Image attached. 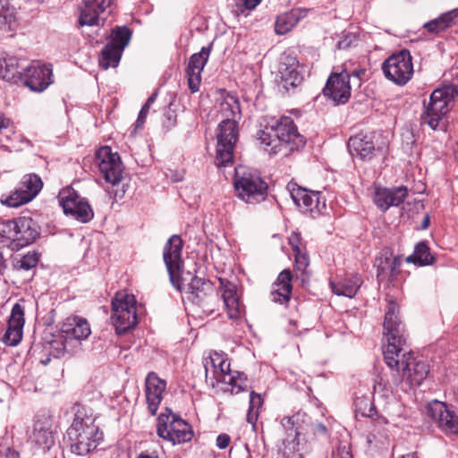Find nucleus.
<instances>
[{
    "mask_svg": "<svg viewBox=\"0 0 458 458\" xmlns=\"http://www.w3.org/2000/svg\"><path fill=\"white\" fill-rule=\"evenodd\" d=\"M384 335L387 344L385 347L384 360L392 370V380L395 386L405 383L409 387L420 386L429 373V366L422 360L413 357L407 351L404 327L398 317V307L389 302L384 320Z\"/></svg>",
    "mask_w": 458,
    "mask_h": 458,
    "instance_id": "obj_1",
    "label": "nucleus"
},
{
    "mask_svg": "<svg viewBox=\"0 0 458 458\" xmlns=\"http://www.w3.org/2000/svg\"><path fill=\"white\" fill-rule=\"evenodd\" d=\"M221 118L216 133V165L227 166L233 163V151L239 138L238 122L242 118L239 98L224 90L219 102L218 114Z\"/></svg>",
    "mask_w": 458,
    "mask_h": 458,
    "instance_id": "obj_2",
    "label": "nucleus"
},
{
    "mask_svg": "<svg viewBox=\"0 0 458 458\" xmlns=\"http://www.w3.org/2000/svg\"><path fill=\"white\" fill-rule=\"evenodd\" d=\"M72 453L84 456L95 450L103 438V433L95 424L91 416H81L80 411L75 414L72 425L67 429Z\"/></svg>",
    "mask_w": 458,
    "mask_h": 458,
    "instance_id": "obj_3",
    "label": "nucleus"
},
{
    "mask_svg": "<svg viewBox=\"0 0 458 458\" xmlns=\"http://www.w3.org/2000/svg\"><path fill=\"white\" fill-rule=\"evenodd\" d=\"M236 196L247 204L256 205L264 201L268 194V185L259 173L246 168H237L234 176Z\"/></svg>",
    "mask_w": 458,
    "mask_h": 458,
    "instance_id": "obj_4",
    "label": "nucleus"
},
{
    "mask_svg": "<svg viewBox=\"0 0 458 458\" xmlns=\"http://www.w3.org/2000/svg\"><path fill=\"white\" fill-rule=\"evenodd\" d=\"M111 321L118 335L134 328L139 321L137 301L133 294L124 291L117 292L112 299Z\"/></svg>",
    "mask_w": 458,
    "mask_h": 458,
    "instance_id": "obj_5",
    "label": "nucleus"
},
{
    "mask_svg": "<svg viewBox=\"0 0 458 458\" xmlns=\"http://www.w3.org/2000/svg\"><path fill=\"white\" fill-rule=\"evenodd\" d=\"M187 299L203 313L212 314L218 306L219 294L210 280L193 276L188 285Z\"/></svg>",
    "mask_w": 458,
    "mask_h": 458,
    "instance_id": "obj_6",
    "label": "nucleus"
},
{
    "mask_svg": "<svg viewBox=\"0 0 458 458\" xmlns=\"http://www.w3.org/2000/svg\"><path fill=\"white\" fill-rule=\"evenodd\" d=\"M281 423L286 430L295 433V437L302 435L307 440L327 439L329 437L328 428L304 411H298L292 417H285Z\"/></svg>",
    "mask_w": 458,
    "mask_h": 458,
    "instance_id": "obj_7",
    "label": "nucleus"
},
{
    "mask_svg": "<svg viewBox=\"0 0 458 458\" xmlns=\"http://www.w3.org/2000/svg\"><path fill=\"white\" fill-rule=\"evenodd\" d=\"M166 411L169 413H161L157 418V436L174 445L190 441L193 437L191 426L168 408Z\"/></svg>",
    "mask_w": 458,
    "mask_h": 458,
    "instance_id": "obj_8",
    "label": "nucleus"
},
{
    "mask_svg": "<svg viewBox=\"0 0 458 458\" xmlns=\"http://www.w3.org/2000/svg\"><path fill=\"white\" fill-rule=\"evenodd\" d=\"M457 90L451 87L435 89L425 105V110L421 114V121L432 130H437L440 121L448 112V104L454 98Z\"/></svg>",
    "mask_w": 458,
    "mask_h": 458,
    "instance_id": "obj_9",
    "label": "nucleus"
},
{
    "mask_svg": "<svg viewBox=\"0 0 458 458\" xmlns=\"http://www.w3.org/2000/svg\"><path fill=\"white\" fill-rule=\"evenodd\" d=\"M386 78L396 85H405L413 75L412 57L406 49L391 55L382 64Z\"/></svg>",
    "mask_w": 458,
    "mask_h": 458,
    "instance_id": "obj_10",
    "label": "nucleus"
},
{
    "mask_svg": "<svg viewBox=\"0 0 458 458\" xmlns=\"http://www.w3.org/2000/svg\"><path fill=\"white\" fill-rule=\"evenodd\" d=\"M350 74L348 65L344 64L339 71L330 73L323 89V95L335 106L346 104L351 98Z\"/></svg>",
    "mask_w": 458,
    "mask_h": 458,
    "instance_id": "obj_11",
    "label": "nucleus"
},
{
    "mask_svg": "<svg viewBox=\"0 0 458 458\" xmlns=\"http://www.w3.org/2000/svg\"><path fill=\"white\" fill-rule=\"evenodd\" d=\"M183 242L178 234L172 235L163 249V259L165 264L170 281L178 290H181V271L183 267L182 259Z\"/></svg>",
    "mask_w": 458,
    "mask_h": 458,
    "instance_id": "obj_12",
    "label": "nucleus"
},
{
    "mask_svg": "<svg viewBox=\"0 0 458 458\" xmlns=\"http://www.w3.org/2000/svg\"><path fill=\"white\" fill-rule=\"evenodd\" d=\"M58 198L64 214L72 216L81 223H88L93 218L94 212L88 200L72 188L63 189Z\"/></svg>",
    "mask_w": 458,
    "mask_h": 458,
    "instance_id": "obj_13",
    "label": "nucleus"
},
{
    "mask_svg": "<svg viewBox=\"0 0 458 458\" xmlns=\"http://www.w3.org/2000/svg\"><path fill=\"white\" fill-rule=\"evenodd\" d=\"M270 131H273L275 137L278 139L282 151L299 150L306 144L304 136L298 131L293 120L289 116L281 117L276 125L270 127Z\"/></svg>",
    "mask_w": 458,
    "mask_h": 458,
    "instance_id": "obj_14",
    "label": "nucleus"
},
{
    "mask_svg": "<svg viewBox=\"0 0 458 458\" xmlns=\"http://www.w3.org/2000/svg\"><path fill=\"white\" fill-rule=\"evenodd\" d=\"M96 164L106 182L116 185L122 181L123 166L121 157L109 146H103L97 150Z\"/></svg>",
    "mask_w": 458,
    "mask_h": 458,
    "instance_id": "obj_15",
    "label": "nucleus"
},
{
    "mask_svg": "<svg viewBox=\"0 0 458 458\" xmlns=\"http://www.w3.org/2000/svg\"><path fill=\"white\" fill-rule=\"evenodd\" d=\"M427 416L446 436L458 437V415L444 402L433 400L426 406Z\"/></svg>",
    "mask_w": 458,
    "mask_h": 458,
    "instance_id": "obj_16",
    "label": "nucleus"
},
{
    "mask_svg": "<svg viewBox=\"0 0 458 458\" xmlns=\"http://www.w3.org/2000/svg\"><path fill=\"white\" fill-rule=\"evenodd\" d=\"M52 77V65L40 62H32L17 74V78H20L23 84L34 92L44 91L53 82Z\"/></svg>",
    "mask_w": 458,
    "mask_h": 458,
    "instance_id": "obj_17",
    "label": "nucleus"
},
{
    "mask_svg": "<svg viewBox=\"0 0 458 458\" xmlns=\"http://www.w3.org/2000/svg\"><path fill=\"white\" fill-rule=\"evenodd\" d=\"M287 189L295 205L303 212H310L314 216L322 214L327 209L326 199L319 191H308L294 182L288 183Z\"/></svg>",
    "mask_w": 458,
    "mask_h": 458,
    "instance_id": "obj_18",
    "label": "nucleus"
},
{
    "mask_svg": "<svg viewBox=\"0 0 458 458\" xmlns=\"http://www.w3.org/2000/svg\"><path fill=\"white\" fill-rule=\"evenodd\" d=\"M375 138L376 133L374 131H361L352 136L348 140L350 154L364 162L372 160L381 151V148L376 146Z\"/></svg>",
    "mask_w": 458,
    "mask_h": 458,
    "instance_id": "obj_19",
    "label": "nucleus"
},
{
    "mask_svg": "<svg viewBox=\"0 0 458 458\" xmlns=\"http://www.w3.org/2000/svg\"><path fill=\"white\" fill-rule=\"evenodd\" d=\"M211 50L212 43L208 47H203L199 53L193 54L189 59L185 73L188 87L191 93H196L199 90L201 84V72L208 63Z\"/></svg>",
    "mask_w": 458,
    "mask_h": 458,
    "instance_id": "obj_20",
    "label": "nucleus"
},
{
    "mask_svg": "<svg viewBox=\"0 0 458 458\" xmlns=\"http://www.w3.org/2000/svg\"><path fill=\"white\" fill-rule=\"evenodd\" d=\"M278 85L286 91L294 89L303 81V75L299 70V61L291 55H284L278 70Z\"/></svg>",
    "mask_w": 458,
    "mask_h": 458,
    "instance_id": "obj_21",
    "label": "nucleus"
},
{
    "mask_svg": "<svg viewBox=\"0 0 458 458\" xmlns=\"http://www.w3.org/2000/svg\"><path fill=\"white\" fill-rule=\"evenodd\" d=\"M25 308L20 302L15 303L11 310L7 329L3 341L6 345L16 346L22 339L25 323Z\"/></svg>",
    "mask_w": 458,
    "mask_h": 458,
    "instance_id": "obj_22",
    "label": "nucleus"
},
{
    "mask_svg": "<svg viewBox=\"0 0 458 458\" xmlns=\"http://www.w3.org/2000/svg\"><path fill=\"white\" fill-rule=\"evenodd\" d=\"M166 387V382L155 373L149 372L146 377L145 393L148 410L154 416L163 400V394Z\"/></svg>",
    "mask_w": 458,
    "mask_h": 458,
    "instance_id": "obj_23",
    "label": "nucleus"
},
{
    "mask_svg": "<svg viewBox=\"0 0 458 458\" xmlns=\"http://www.w3.org/2000/svg\"><path fill=\"white\" fill-rule=\"evenodd\" d=\"M111 3L112 0H84L79 18L80 25H98L101 20L104 23L106 19L101 18V14L111 5Z\"/></svg>",
    "mask_w": 458,
    "mask_h": 458,
    "instance_id": "obj_24",
    "label": "nucleus"
},
{
    "mask_svg": "<svg viewBox=\"0 0 458 458\" xmlns=\"http://www.w3.org/2000/svg\"><path fill=\"white\" fill-rule=\"evenodd\" d=\"M223 289L221 298L227 311L228 318L233 320L239 319L244 312V306L237 294V287L233 283L220 279Z\"/></svg>",
    "mask_w": 458,
    "mask_h": 458,
    "instance_id": "obj_25",
    "label": "nucleus"
},
{
    "mask_svg": "<svg viewBox=\"0 0 458 458\" xmlns=\"http://www.w3.org/2000/svg\"><path fill=\"white\" fill-rule=\"evenodd\" d=\"M17 235L14 243L17 247H24L34 242L40 235V228L31 217L19 216L16 218Z\"/></svg>",
    "mask_w": 458,
    "mask_h": 458,
    "instance_id": "obj_26",
    "label": "nucleus"
},
{
    "mask_svg": "<svg viewBox=\"0 0 458 458\" xmlns=\"http://www.w3.org/2000/svg\"><path fill=\"white\" fill-rule=\"evenodd\" d=\"M408 195L404 186L395 188H378L375 191L374 202L382 211H386L392 206H399Z\"/></svg>",
    "mask_w": 458,
    "mask_h": 458,
    "instance_id": "obj_27",
    "label": "nucleus"
},
{
    "mask_svg": "<svg viewBox=\"0 0 458 458\" xmlns=\"http://www.w3.org/2000/svg\"><path fill=\"white\" fill-rule=\"evenodd\" d=\"M91 330L88 321L81 317H68L62 325L61 334L65 340H83L89 337Z\"/></svg>",
    "mask_w": 458,
    "mask_h": 458,
    "instance_id": "obj_28",
    "label": "nucleus"
},
{
    "mask_svg": "<svg viewBox=\"0 0 458 458\" xmlns=\"http://www.w3.org/2000/svg\"><path fill=\"white\" fill-rule=\"evenodd\" d=\"M293 275L290 269H284L277 276L273 284V291L271 292V300L280 304H287L291 300L293 291Z\"/></svg>",
    "mask_w": 458,
    "mask_h": 458,
    "instance_id": "obj_29",
    "label": "nucleus"
},
{
    "mask_svg": "<svg viewBox=\"0 0 458 458\" xmlns=\"http://www.w3.org/2000/svg\"><path fill=\"white\" fill-rule=\"evenodd\" d=\"M30 439L38 446L45 450L50 449L55 440L49 420L45 418L44 420H38L35 422Z\"/></svg>",
    "mask_w": 458,
    "mask_h": 458,
    "instance_id": "obj_30",
    "label": "nucleus"
},
{
    "mask_svg": "<svg viewBox=\"0 0 458 458\" xmlns=\"http://www.w3.org/2000/svg\"><path fill=\"white\" fill-rule=\"evenodd\" d=\"M362 284V279L358 274L347 275L340 282L330 281L332 292L338 296L352 298Z\"/></svg>",
    "mask_w": 458,
    "mask_h": 458,
    "instance_id": "obj_31",
    "label": "nucleus"
},
{
    "mask_svg": "<svg viewBox=\"0 0 458 458\" xmlns=\"http://www.w3.org/2000/svg\"><path fill=\"white\" fill-rule=\"evenodd\" d=\"M458 19V8L440 14L437 18L424 24V28L429 32L437 34L452 27Z\"/></svg>",
    "mask_w": 458,
    "mask_h": 458,
    "instance_id": "obj_32",
    "label": "nucleus"
},
{
    "mask_svg": "<svg viewBox=\"0 0 458 458\" xmlns=\"http://www.w3.org/2000/svg\"><path fill=\"white\" fill-rule=\"evenodd\" d=\"M18 187L24 193V199L31 201L41 191L43 182L41 178L36 174H28L22 176Z\"/></svg>",
    "mask_w": 458,
    "mask_h": 458,
    "instance_id": "obj_33",
    "label": "nucleus"
},
{
    "mask_svg": "<svg viewBox=\"0 0 458 458\" xmlns=\"http://www.w3.org/2000/svg\"><path fill=\"white\" fill-rule=\"evenodd\" d=\"M123 52L114 44L107 43L101 50L98 59L99 66L104 70H107L109 67H117Z\"/></svg>",
    "mask_w": 458,
    "mask_h": 458,
    "instance_id": "obj_34",
    "label": "nucleus"
},
{
    "mask_svg": "<svg viewBox=\"0 0 458 458\" xmlns=\"http://www.w3.org/2000/svg\"><path fill=\"white\" fill-rule=\"evenodd\" d=\"M407 261L419 266H427L433 264L435 258L430 253L428 244L425 242H420L416 244L413 254L407 258Z\"/></svg>",
    "mask_w": 458,
    "mask_h": 458,
    "instance_id": "obj_35",
    "label": "nucleus"
},
{
    "mask_svg": "<svg viewBox=\"0 0 458 458\" xmlns=\"http://www.w3.org/2000/svg\"><path fill=\"white\" fill-rule=\"evenodd\" d=\"M19 61L14 56L0 55V78L11 81L17 78Z\"/></svg>",
    "mask_w": 458,
    "mask_h": 458,
    "instance_id": "obj_36",
    "label": "nucleus"
},
{
    "mask_svg": "<svg viewBox=\"0 0 458 458\" xmlns=\"http://www.w3.org/2000/svg\"><path fill=\"white\" fill-rule=\"evenodd\" d=\"M299 14L296 11L279 15L275 22V31L278 35L289 32L299 22Z\"/></svg>",
    "mask_w": 458,
    "mask_h": 458,
    "instance_id": "obj_37",
    "label": "nucleus"
},
{
    "mask_svg": "<svg viewBox=\"0 0 458 458\" xmlns=\"http://www.w3.org/2000/svg\"><path fill=\"white\" fill-rule=\"evenodd\" d=\"M212 363L215 367V374L217 381L227 384L235 382V376L230 369V362L220 357L212 358Z\"/></svg>",
    "mask_w": 458,
    "mask_h": 458,
    "instance_id": "obj_38",
    "label": "nucleus"
},
{
    "mask_svg": "<svg viewBox=\"0 0 458 458\" xmlns=\"http://www.w3.org/2000/svg\"><path fill=\"white\" fill-rule=\"evenodd\" d=\"M257 135L258 140L264 145V150L269 155H276L282 151L278 139L275 137V132L270 131V128L267 127L265 130L259 131Z\"/></svg>",
    "mask_w": 458,
    "mask_h": 458,
    "instance_id": "obj_39",
    "label": "nucleus"
},
{
    "mask_svg": "<svg viewBox=\"0 0 458 458\" xmlns=\"http://www.w3.org/2000/svg\"><path fill=\"white\" fill-rule=\"evenodd\" d=\"M294 258H295V271L296 274V279H300L301 284H304L309 281L310 278V273L307 270L308 267L310 266V257L306 251V250L294 252Z\"/></svg>",
    "mask_w": 458,
    "mask_h": 458,
    "instance_id": "obj_40",
    "label": "nucleus"
},
{
    "mask_svg": "<svg viewBox=\"0 0 458 458\" xmlns=\"http://www.w3.org/2000/svg\"><path fill=\"white\" fill-rule=\"evenodd\" d=\"M131 38V30L126 26H116L112 30L111 39L108 44H114L121 50L129 44Z\"/></svg>",
    "mask_w": 458,
    "mask_h": 458,
    "instance_id": "obj_41",
    "label": "nucleus"
},
{
    "mask_svg": "<svg viewBox=\"0 0 458 458\" xmlns=\"http://www.w3.org/2000/svg\"><path fill=\"white\" fill-rule=\"evenodd\" d=\"M262 405L263 399L261 395L254 391H251L250 394V405L246 418L248 423L251 424L252 426H255Z\"/></svg>",
    "mask_w": 458,
    "mask_h": 458,
    "instance_id": "obj_42",
    "label": "nucleus"
},
{
    "mask_svg": "<svg viewBox=\"0 0 458 458\" xmlns=\"http://www.w3.org/2000/svg\"><path fill=\"white\" fill-rule=\"evenodd\" d=\"M261 2L262 0H233L232 13L237 18L247 17Z\"/></svg>",
    "mask_w": 458,
    "mask_h": 458,
    "instance_id": "obj_43",
    "label": "nucleus"
},
{
    "mask_svg": "<svg viewBox=\"0 0 458 458\" xmlns=\"http://www.w3.org/2000/svg\"><path fill=\"white\" fill-rule=\"evenodd\" d=\"M374 266L377 267V278L378 281L390 279V255L387 252L377 256Z\"/></svg>",
    "mask_w": 458,
    "mask_h": 458,
    "instance_id": "obj_44",
    "label": "nucleus"
},
{
    "mask_svg": "<svg viewBox=\"0 0 458 458\" xmlns=\"http://www.w3.org/2000/svg\"><path fill=\"white\" fill-rule=\"evenodd\" d=\"M24 193H22L21 190L17 186L14 191L9 194H2L0 200L2 204L7 207L18 208L30 202L29 199H24Z\"/></svg>",
    "mask_w": 458,
    "mask_h": 458,
    "instance_id": "obj_45",
    "label": "nucleus"
},
{
    "mask_svg": "<svg viewBox=\"0 0 458 458\" xmlns=\"http://www.w3.org/2000/svg\"><path fill=\"white\" fill-rule=\"evenodd\" d=\"M295 436L293 439H286L283 442L280 448L282 458H302V454L299 453L298 442L295 441Z\"/></svg>",
    "mask_w": 458,
    "mask_h": 458,
    "instance_id": "obj_46",
    "label": "nucleus"
},
{
    "mask_svg": "<svg viewBox=\"0 0 458 458\" xmlns=\"http://www.w3.org/2000/svg\"><path fill=\"white\" fill-rule=\"evenodd\" d=\"M39 261V254L38 252H29L23 255L15 264L17 269L29 271L35 268Z\"/></svg>",
    "mask_w": 458,
    "mask_h": 458,
    "instance_id": "obj_47",
    "label": "nucleus"
},
{
    "mask_svg": "<svg viewBox=\"0 0 458 458\" xmlns=\"http://www.w3.org/2000/svg\"><path fill=\"white\" fill-rule=\"evenodd\" d=\"M17 235L16 218L13 220H0V236L14 242Z\"/></svg>",
    "mask_w": 458,
    "mask_h": 458,
    "instance_id": "obj_48",
    "label": "nucleus"
},
{
    "mask_svg": "<svg viewBox=\"0 0 458 458\" xmlns=\"http://www.w3.org/2000/svg\"><path fill=\"white\" fill-rule=\"evenodd\" d=\"M233 374L235 376V382L227 383V385L231 386V393L232 394H239L241 392L247 391V377L244 373L234 371Z\"/></svg>",
    "mask_w": 458,
    "mask_h": 458,
    "instance_id": "obj_49",
    "label": "nucleus"
},
{
    "mask_svg": "<svg viewBox=\"0 0 458 458\" xmlns=\"http://www.w3.org/2000/svg\"><path fill=\"white\" fill-rule=\"evenodd\" d=\"M66 340L63 337V335L58 338L54 339L49 343L50 345V354L55 358H61L65 353V342Z\"/></svg>",
    "mask_w": 458,
    "mask_h": 458,
    "instance_id": "obj_50",
    "label": "nucleus"
},
{
    "mask_svg": "<svg viewBox=\"0 0 458 458\" xmlns=\"http://www.w3.org/2000/svg\"><path fill=\"white\" fill-rule=\"evenodd\" d=\"M288 241L293 253L305 250V248L301 246V237L300 233H293Z\"/></svg>",
    "mask_w": 458,
    "mask_h": 458,
    "instance_id": "obj_51",
    "label": "nucleus"
},
{
    "mask_svg": "<svg viewBox=\"0 0 458 458\" xmlns=\"http://www.w3.org/2000/svg\"><path fill=\"white\" fill-rule=\"evenodd\" d=\"M401 264L402 259L400 257L394 256L392 258V254H390V278L397 275Z\"/></svg>",
    "mask_w": 458,
    "mask_h": 458,
    "instance_id": "obj_52",
    "label": "nucleus"
},
{
    "mask_svg": "<svg viewBox=\"0 0 458 458\" xmlns=\"http://www.w3.org/2000/svg\"><path fill=\"white\" fill-rule=\"evenodd\" d=\"M333 458H352L349 446L340 445L333 453Z\"/></svg>",
    "mask_w": 458,
    "mask_h": 458,
    "instance_id": "obj_53",
    "label": "nucleus"
},
{
    "mask_svg": "<svg viewBox=\"0 0 458 458\" xmlns=\"http://www.w3.org/2000/svg\"><path fill=\"white\" fill-rule=\"evenodd\" d=\"M364 403L365 407L369 406L368 412L362 411L360 412L361 416L363 417H369L371 419L377 418V411H376V408L374 404L369 401H361L360 404Z\"/></svg>",
    "mask_w": 458,
    "mask_h": 458,
    "instance_id": "obj_54",
    "label": "nucleus"
},
{
    "mask_svg": "<svg viewBox=\"0 0 458 458\" xmlns=\"http://www.w3.org/2000/svg\"><path fill=\"white\" fill-rule=\"evenodd\" d=\"M231 442V437L228 434L222 433L219 434L216 437V446L219 449H225L226 448Z\"/></svg>",
    "mask_w": 458,
    "mask_h": 458,
    "instance_id": "obj_55",
    "label": "nucleus"
},
{
    "mask_svg": "<svg viewBox=\"0 0 458 458\" xmlns=\"http://www.w3.org/2000/svg\"><path fill=\"white\" fill-rule=\"evenodd\" d=\"M366 70L363 68L350 70L348 68V73L350 74V79L353 78V80L357 81L358 86H360L362 77L364 76Z\"/></svg>",
    "mask_w": 458,
    "mask_h": 458,
    "instance_id": "obj_56",
    "label": "nucleus"
},
{
    "mask_svg": "<svg viewBox=\"0 0 458 458\" xmlns=\"http://www.w3.org/2000/svg\"><path fill=\"white\" fill-rule=\"evenodd\" d=\"M165 120L163 124L165 128L171 129L176 124V114L174 112L168 111L165 114Z\"/></svg>",
    "mask_w": 458,
    "mask_h": 458,
    "instance_id": "obj_57",
    "label": "nucleus"
},
{
    "mask_svg": "<svg viewBox=\"0 0 458 458\" xmlns=\"http://www.w3.org/2000/svg\"><path fill=\"white\" fill-rule=\"evenodd\" d=\"M148 115L145 114H142L141 112L139 113L138 118L135 123V130L142 129L144 126V123L146 122V118Z\"/></svg>",
    "mask_w": 458,
    "mask_h": 458,
    "instance_id": "obj_58",
    "label": "nucleus"
},
{
    "mask_svg": "<svg viewBox=\"0 0 458 458\" xmlns=\"http://www.w3.org/2000/svg\"><path fill=\"white\" fill-rule=\"evenodd\" d=\"M7 22V10H4V4L0 2V26Z\"/></svg>",
    "mask_w": 458,
    "mask_h": 458,
    "instance_id": "obj_59",
    "label": "nucleus"
},
{
    "mask_svg": "<svg viewBox=\"0 0 458 458\" xmlns=\"http://www.w3.org/2000/svg\"><path fill=\"white\" fill-rule=\"evenodd\" d=\"M5 458H20V454L14 449L8 448L5 452Z\"/></svg>",
    "mask_w": 458,
    "mask_h": 458,
    "instance_id": "obj_60",
    "label": "nucleus"
},
{
    "mask_svg": "<svg viewBox=\"0 0 458 458\" xmlns=\"http://www.w3.org/2000/svg\"><path fill=\"white\" fill-rule=\"evenodd\" d=\"M137 458H159L155 453L142 452Z\"/></svg>",
    "mask_w": 458,
    "mask_h": 458,
    "instance_id": "obj_61",
    "label": "nucleus"
},
{
    "mask_svg": "<svg viewBox=\"0 0 458 458\" xmlns=\"http://www.w3.org/2000/svg\"><path fill=\"white\" fill-rule=\"evenodd\" d=\"M429 222H430L429 216L426 215L421 222L420 229L426 230L429 225Z\"/></svg>",
    "mask_w": 458,
    "mask_h": 458,
    "instance_id": "obj_62",
    "label": "nucleus"
},
{
    "mask_svg": "<svg viewBox=\"0 0 458 458\" xmlns=\"http://www.w3.org/2000/svg\"><path fill=\"white\" fill-rule=\"evenodd\" d=\"M157 98V92L156 91L151 94V96L147 99L146 103L151 106V105L156 101Z\"/></svg>",
    "mask_w": 458,
    "mask_h": 458,
    "instance_id": "obj_63",
    "label": "nucleus"
},
{
    "mask_svg": "<svg viewBox=\"0 0 458 458\" xmlns=\"http://www.w3.org/2000/svg\"><path fill=\"white\" fill-rule=\"evenodd\" d=\"M149 108H150V106L148 104L145 103L140 112L148 115V114L149 112Z\"/></svg>",
    "mask_w": 458,
    "mask_h": 458,
    "instance_id": "obj_64",
    "label": "nucleus"
}]
</instances>
